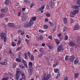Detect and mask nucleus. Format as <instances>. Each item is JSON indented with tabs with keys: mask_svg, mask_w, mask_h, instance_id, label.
Segmentation results:
<instances>
[{
	"mask_svg": "<svg viewBox=\"0 0 80 80\" xmlns=\"http://www.w3.org/2000/svg\"><path fill=\"white\" fill-rule=\"evenodd\" d=\"M14 25H15V24L11 23H10L8 24V26H9V27H13V26H14Z\"/></svg>",
	"mask_w": 80,
	"mask_h": 80,
	"instance_id": "nucleus-14",
	"label": "nucleus"
},
{
	"mask_svg": "<svg viewBox=\"0 0 80 80\" xmlns=\"http://www.w3.org/2000/svg\"><path fill=\"white\" fill-rule=\"evenodd\" d=\"M21 74V71H20V69H18L16 71V75H20Z\"/></svg>",
	"mask_w": 80,
	"mask_h": 80,
	"instance_id": "nucleus-11",
	"label": "nucleus"
},
{
	"mask_svg": "<svg viewBox=\"0 0 80 80\" xmlns=\"http://www.w3.org/2000/svg\"><path fill=\"white\" fill-rule=\"evenodd\" d=\"M51 77L50 75V72H49L48 74V75L47 77L43 76L42 80H48V78H50Z\"/></svg>",
	"mask_w": 80,
	"mask_h": 80,
	"instance_id": "nucleus-4",
	"label": "nucleus"
},
{
	"mask_svg": "<svg viewBox=\"0 0 80 80\" xmlns=\"http://www.w3.org/2000/svg\"><path fill=\"white\" fill-rule=\"evenodd\" d=\"M10 55L11 58H14V53L13 52H12V53L10 54Z\"/></svg>",
	"mask_w": 80,
	"mask_h": 80,
	"instance_id": "nucleus-30",
	"label": "nucleus"
},
{
	"mask_svg": "<svg viewBox=\"0 0 80 80\" xmlns=\"http://www.w3.org/2000/svg\"><path fill=\"white\" fill-rule=\"evenodd\" d=\"M70 60L71 62H73V61H74V55H72L70 57Z\"/></svg>",
	"mask_w": 80,
	"mask_h": 80,
	"instance_id": "nucleus-8",
	"label": "nucleus"
},
{
	"mask_svg": "<svg viewBox=\"0 0 80 80\" xmlns=\"http://www.w3.org/2000/svg\"><path fill=\"white\" fill-rule=\"evenodd\" d=\"M24 34H25V32L23 31V32H21V35H23Z\"/></svg>",
	"mask_w": 80,
	"mask_h": 80,
	"instance_id": "nucleus-56",
	"label": "nucleus"
},
{
	"mask_svg": "<svg viewBox=\"0 0 80 80\" xmlns=\"http://www.w3.org/2000/svg\"><path fill=\"white\" fill-rule=\"evenodd\" d=\"M45 15L47 17H50V14L49 13H46Z\"/></svg>",
	"mask_w": 80,
	"mask_h": 80,
	"instance_id": "nucleus-23",
	"label": "nucleus"
},
{
	"mask_svg": "<svg viewBox=\"0 0 80 80\" xmlns=\"http://www.w3.org/2000/svg\"><path fill=\"white\" fill-rule=\"evenodd\" d=\"M42 56H43V54H42V53H40L38 55V57L40 58L41 57H42Z\"/></svg>",
	"mask_w": 80,
	"mask_h": 80,
	"instance_id": "nucleus-42",
	"label": "nucleus"
},
{
	"mask_svg": "<svg viewBox=\"0 0 80 80\" xmlns=\"http://www.w3.org/2000/svg\"><path fill=\"white\" fill-rule=\"evenodd\" d=\"M69 45H70V46H74V43L72 41H71L69 43Z\"/></svg>",
	"mask_w": 80,
	"mask_h": 80,
	"instance_id": "nucleus-29",
	"label": "nucleus"
},
{
	"mask_svg": "<svg viewBox=\"0 0 80 80\" xmlns=\"http://www.w3.org/2000/svg\"><path fill=\"white\" fill-rule=\"evenodd\" d=\"M26 42L27 43H29L28 42H29V41L27 39H26Z\"/></svg>",
	"mask_w": 80,
	"mask_h": 80,
	"instance_id": "nucleus-61",
	"label": "nucleus"
},
{
	"mask_svg": "<svg viewBox=\"0 0 80 80\" xmlns=\"http://www.w3.org/2000/svg\"><path fill=\"white\" fill-rule=\"evenodd\" d=\"M16 78L17 80H18L20 78V75L16 74Z\"/></svg>",
	"mask_w": 80,
	"mask_h": 80,
	"instance_id": "nucleus-24",
	"label": "nucleus"
},
{
	"mask_svg": "<svg viewBox=\"0 0 80 80\" xmlns=\"http://www.w3.org/2000/svg\"><path fill=\"white\" fill-rule=\"evenodd\" d=\"M64 50V48L63 47V45H60L59 46H58V47L57 51L58 52H63V50Z\"/></svg>",
	"mask_w": 80,
	"mask_h": 80,
	"instance_id": "nucleus-3",
	"label": "nucleus"
},
{
	"mask_svg": "<svg viewBox=\"0 0 80 80\" xmlns=\"http://www.w3.org/2000/svg\"><path fill=\"white\" fill-rule=\"evenodd\" d=\"M1 35H2V36H4V35H5V33L3 32L1 33Z\"/></svg>",
	"mask_w": 80,
	"mask_h": 80,
	"instance_id": "nucleus-58",
	"label": "nucleus"
},
{
	"mask_svg": "<svg viewBox=\"0 0 80 80\" xmlns=\"http://www.w3.org/2000/svg\"><path fill=\"white\" fill-rule=\"evenodd\" d=\"M39 32H40L41 33H43V32H44V31L41 30H39Z\"/></svg>",
	"mask_w": 80,
	"mask_h": 80,
	"instance_id": "nucleus-52",
	"label": "nucleus"
},
{
	"mask_svg": "<svg viewBox=\"0 0 80 80\" xmlns=\"http://www.w3.org/2000/svg\"><path fill=\"white\" fill-rule=\"evenodd\" d=\"M25 9H26V8H22V11H25Z\"/></svg>",
	"mask_w": 80,
	"mask_h": 80,
	"instance_id": "nucleus-63",
	"label": "nucleus"
},
{
	"mask_svg": "<svg viewBox=\"0 0 80 80\" xmlns=\"http://www.w3.org/2000/svg\"><path fill=\"white\" fill-rule=\"evenodd\" d=\"M11 45L12 47H15L16 46V44L14 42H12Z\"/></svg>",
	"mask_w": 80,
	"mask_h": 80,
	"instance_id": "nucleus-28",
	"label": "nucleus"
},
{
	"mask_svg": "<svg viewBox=\"0 0 80 80\" xmlns=\"http://www.w3.org/2000/svg\"><path fill=\"white\" fill-rule=\"evenodd\" d=\"M21 40H22V39H21L20 38H19V40L18 42V45H20V44L21 43Z\"/></svg>",
	"mask_w": 80,
	"mask_h": 80,
	"instance_id": "nucleus-26",
	"label": "nucleus"
},
{
	"mask_svg": "<svg viewBox=\"0 0 80 80\" xmlns=\"http://www.w3.org/2000/svg\"><path fill=\"white\" fill-rule=\"evenodd\" d=\"M78 77V73H77L74 76V78H77Z\"/></svg>",
	"mask_w": 80,
	"mask_h": 80,
	"instance_id": "nucleus-32",
	"label": "nucleus"
},
{
	"mask_svg": "<svg viewBox=\"0 0 80 80\" xmlns=\"http://www.w3.org/2000/svg\"><path fill=\"white\" fill-rule=\"evenodd\" d=\"M67 39H68V36L66 35L64 38V40H67Z\"/></svg>",
	"mask_w": 80,
	"mask_h": 80,
	"instance_id": "nucleus-44",
	"label": "nucleus"
},
{
	"mask_svg": "<svg viewBox=\"0 0 80 80\" xmlns=\"http://www.w3.org/2000/svg\"><path fill=\"white\" fill-rule=\"evenodd\" d=\"M33 5H34V4H33V3H31V6L30 7V8H32Z\"/></svg>",
	"mask_w": 80,
	"mask_h": 80,
	"instance_id": "nucleus-53",
	"label": "nucleus"
},
{
	"mask_svg": "<svg viewBox=\"0 0 80 80\" xmlns=\"http://www.w3.org/2000/svg\"><path fill=\"white\" fill-rule=\"evenodd\" d=\"M39 50H40V52H41V53H42V52H43V49L42 48H40Z\"/></svg>",
	"mask_w": 80,
	"mask_h": 80,
	"instance_id": "nucleus-57",
	"label": "nucleus"
},
{
	"mask_svg": "<svg viewBox=\"0 0 80 80\" xmlns=\"http://www.w3.org/2000/svg\"><path fill=\"white\" fill-rule=\"evenodd\" d=\"M5 62H2L0 63V64H1V65H5Z\"/></svg>",
	"mask_w": 80,
	"mask_h": 80,
	"instance_id": "nucleus-46",
	"label": "nucleus"
},
{
	"mask_svg": "<svg viewBox=\"0 0 80 80\" xmlns=\"http://www.w3.org/2000/svg\"><path fill=\"white\" fill-rule=\"evenodd\" d=\"M1 38V40H3V36L0 35Z\"/></svg>",
	"mask_w": 80,
	"mask_h": 80,
	"instance_id": "nucleus-64",
	"label": "nucleus"
},
{
	"mask_svg": "<svg viewBox=\"0 0 80 80\" xmlns=\"http://www.w3.org/2000/svg\"><path fill=\"white\" fill-rule=\"evenodd\" d=\"M44 28H45V29H47V28H48V26H47V25H44Z\"/></svg>",
	"mask_w": 80,
	"mask_h": 80,
	"instance_id": "nucleus-40",
	"label": "nucleus"
},
{
	"mask_svg": "<svg viewBox=\"0 0 80 80\" xmlns=\"http://www.w3.org/2000/svg\"><path fill=\"white\" fill-rule=\"evenodd\" d=\"M78 10H75L74 11H73V12H74V14H75V15H76V14H77V13H78Z\"/></svg>",
	"mask_w": 80,
	"mask_h": 80,
	"instance_id": "nucleus-27",
	"label": "nucleus"
},
{
	"mask_svg": "<svg viewBox=\"0 0 80 80\" xmlns=\"http://www.w3.org/2000/svg\"><path fill=\"white\" fill-rule=\"evenodd\" d=\"M31 18V20L32 21H35V20H37V18L35 17H33L32 18Z\"/></svg>",
	"mask_w": 80,
	"mask_h": 80,
	"instance_id": "nucleus-19",
	"label": "nucleus"
},
{
	"mask_svg": "<svg viewBox=\"0 0 80 80\" xmlns=\"http://www.w3.org/2000/svg\"><path fill=\"white\" fill-rule=\"evenodd\" d=\"M78 60L77 59H76L74 61V64H77V63H78Z\"/></svg>",
	"mask_w": 80,
	"mask_h": 80,
	"instance_id": "nucleus-31",
	"label": "nucleus"
},
{
	"mask_svg": "<svg viewBox=\"0 0 80 80\" xmlns=\"http://www.w3.org/2000/svg\"><path fill=\"white\" fill-rule=\"evenodd\" d=\"M49 24L50 25L51 27H53L54 25L53 23L50 21L49 22Z\"/></svg>",
	"mask_w": 80,
	"mask_h": 80,
	"instance_id": "nucleus-36",
	"label": "nucleus"
},
{
	"mask_svg": "<svg viewBox=\"0 0 80 80\" xmlns=\"http://www.w3.org/2000/svg\"><path fill=\"white\" fill-rule=\"evenodd\" d=\"M8 1H9V0H6L5 1V2H4L5 5H8Z\"/></svg>",
	"mask_w": 80,
	"mask_h": 80,
	"instance_id": "nucleus-25",
	"label": "nucleus"
},
{
	"mask_svg": "<svg viewBox=\"0 0 80 80\" xmlns=\"http://www.w3.org/2000/svg\"><path fill=\"white\" fill-rule=\"evenodd\" d=\"M76 4L80 7V0H77V2H76Z\"/></svg>",
	"mask_w": 80,
	"mask_h": 80,
	"instance_id": "nucleus-15",
	"label": "nucleus"
},
{
	"mask_svg": "<svg viewBox=\"0 0 80 80\" xmlns=\"http://www.w3.org/2000/svg\"><path fill=\"white\" fill-rule=\"evenodd\" d=\"M16 60L18 62H21V60L19 58H16Z\"/></svg>",
	"mask_w": 80,
	"mask_h": 80,
	"instance_id": "nucleus-33",
	"label": "nucleus"
},
{
	"mask_svg": "<svg viewBox=\"0 0 80 80\" xmlns=\"http://www.w3.org/2000/svg\"><path fill=\"white\" fill-rule=\"evenodd\" d=\"M79 7L78 6L76 5H73L72 6L71 8L73 9H79Z\"/></svg>",
	"mask_w": 80,
	"mask_h": 80,
	"instance_id": "nucleus-7",
	"label": "nucleus"
},
{
	"mask_svg": "<svg viewBox=\"0 0 80 80\" xmlns=\"http://www.w3.org/2000/svg\"><path fill=\"white\" fill-rule=\"evenodd\" d=\"M20 67L21 68H25V67L24 66H20Z\"/></svg>",
	"mask_w": 80,
	"mask_h": 80,
	"instance_id": "nucleus-60",
	"label": "nucleus"
},
{
	"mask_svg": "<svg viewBox=\"0 0 80 80\" xmlns=\"http://www.w3.org/2000/svg\"><path fill=\"white\" fill-rule=\"evenodd\" d=\"M16 66H17V64H16L15 63L13 64V67H14V68H15V67H16Z\"/></svg>",
	"mask_w": 80,
	"mask_h": 80,
	"instance_id": "nucleus-49",
	"label": "nucleus"
},
{
	"mask_svg": "<svg viewBox=\"0 0 80 80\" xmlns=\"http://www.w3.org/2000/svg\"><path fill=\"white\" fill-rule=\"evenodd\" d=\"M67 29V27H65L63 28V32H65L66 31V29Z\"/></svg>",
	"mask_w": 80,
	"mask_h": 80,
	"instance_id": "nucleus-54",
	"label": "nucleus"
},
{
	"mask_svg": "<svg viewBox=\"0 0 80 80\" xmlns=\"http://www.w3.org/2000/svg\"><path fill=\"white\" fill-rule=\"evenodd\" d=\"M40 11H41V13H43V10H42L40 8H38L36 12H40Z\"/></svg>",
	"mask_w": 80,
	"mask_h": 80,
	"instance_id": "nucleus-17",
	"label": "nucleus"
},
{
	"mask_svg": "<svg viewBox=\"0 0 80 80\" xmlns=\"http://www.w3.org/2000/svg\"><path fill=\"white\" fill-rule=\"evenodd\" d=\"M48 47L49 48V49H52L53 48V46H52L48 45Z\"/></svg>",
	"mask_w": 80,
	"mask_h": 80,
	"instance_id": "nucleus-45",
	"label": "nucleus"
},
{
	"mask_svg": "<svg viewBox=\"0 0 80 80\" xmlns=\"http://www.w3.org/2000/svg\"><path fill=\"white\" fill-rule=\"evenodd\" d=\"M33 24V21L30 19L29 22H27L24 23V27L25 28H29L30 27H31V25H32Z\"/></svg>",
	"mask_w": 80,
	"mask_h": 80,
	"instance_id": "nucleus-1",
	"label": "nucleus"
},
{
	"mask_svg": "<svg viewBox=\"0 0 80 80\" xmlns=\"http://www.w3.org/2000/svg\"><path fill=\"white\" fill-rule=\"evenodd\" d=\"M54 70L55 73H58L59 70L58 69H55Z\"/></svg>",
	"mask_w": 80,
	"mask_h": 80,
	"instance_id": "nucleus-37",
	"label": "nucleus"
},
{
	"mask_svg": "<svg viewBox=\"0 0 80 80\" xmlns=\"http://www.w3.org/2000/svg\"><path fill=\"white\" fill-rule=\"evenodd\" d=\"M64 80H68V77H67V76H65L64 77Z\"/></svg>",
	"mask_w": 80,
	"mask_h": 80,
	"instance_id": "nucleus-38",
	"label": "nucleus"
},
{
	"mask_svg": "<svg viewBox=\"0 0 80 80\" xmlns=\"http://www.w3.org/2000/svg\"><path fill=\"white\" fill-rule=\"evenodd\" d=\"M48 38L50 39V40H52V37L51 36H49L48 37Z\"/></svg>",
	"mask_w": 80,
	"mask_h": 80,
	"instance_id": "nucleus-55",
	"label": "nucleus"
},
{
	"mask_svg": "<svg viewBox=\"0 0 80 80\" xmlns=\"http://www.w3.org/2000/svg\"><path fill=\"white\" fill-rule=\"evenodd\" d=\"M22 61L23 64H24L25 67H26V68H27L28 67L27 66V63L25 61V60H24L23 59H22Z\"/></svg>",
	"mask_w": 80,
	"mask_h": 80,
	"instance_id": "nucleus-9",
	"label": "nucleus"
},
{
	"mask_svg": "<svg viewBox=\"0 0 80 80\" xmlns=\"http://www.w3.org/2000/svg\"><path fill=\"white\" fill-rule=\"evenodd\" d=\"M33 66V64H32V62H29V67L30 68L28 70L30 75H32V73H33V68L32 67Z\"/></svg>",
	"mask_w": 80,
	"mask_h": 80,
	"instance_id": "nucleus-2",
	"label": "nucleus"
},
{
	"mask_svg": "<svg viewBox=\"0 0 80 80\" xmlns=\"http://www.w3.org/2000/svg\"><path fill=\"white\" fill-rule=\"evenodd\" d=\"M76 41L78 43H80V36H79L77 37V38L76 39Z\"/></svg>",
	"mask_w": 80,
	"mask_h": 80,
	"instance_id": "nucleus-18",
	"label": "nucleus"
},
{
	"mask_svg": "<svg viewBox=\"0 0 80 80\" xmlns=\"http://www.w3.org/2000/svg\"><path fill=\"white\" fill-rule=\"evenodd\" d=\"M78 28H79V25L78 24H76L74 28V30H78Z\"/></svg>",
	"mask_w": 80,
	"mask_h": 80,
	"instance_id": "nucleus-10",
	"label": "nucleus"
},
{
	"mask_svg": "<svg viewBox=\"0 0 80 80\" xmlns=\"http://www.w3.org/2000/svg\"><path fill=\"white\" fill-rule=\"evenodd\" d=\"M8 77L4 78H3L2 79V80H8Z\"/></svg>",
	"mask_w": 80,
	"mask_h": 80,
	"instance_id": "nucleus-43",
	"label": "nucleus"
},
{
	"mask_svg": "<svg viewBox=\"0 0 80 80\" xmlns=\"http://www.w3.org/2000/svg\"><path fill=\"white\" fill-rule=\"evenodd\" d=\"M22 48V46H20V47L18 48L17 50L18 51H19V50H20Z\"/></svg>",
	"mask_w": 80,
	"mask_h": 80,
	"instance_id": "nucleus-34",
	"label": "nucleus"
},
{
	"mask_svg": "<svg viewBox=\"0 0 80 80\" xmlns=\"http://www.w3.org/2000/svg\"><path fill=\"white\" fill-rule=\"evenodd\" d=\"M7 11H8V8L5 7L4 9V13H7Z\"/></svg>",
	"mask_w": 80,
	"mask_h": 80,
	"instance_id": "nucleus-20",
	"label": "nucleus"
},
{
	"mask_svg": "<svg viewBox=\"0 0 80 80\" xmlns=\"http://www.w3.org/2000/svg\"><path fill=\"white\" fill-rule=\"evenodd\" d=\"M68 59V56H66L65 58V61H67V60Z\"/></svg>",
	"mask_w": 80,
	"mask_h": 80,
	"instance_id": "nucleus-39",
	"label": "nucleus"
},
{
	"mask_svg": "<svg viewBox=\"0 0 80 80\" xmlns=\"http://www.w3.org/2000/svg\"><path fill=\"white\" fill-rule=\"evenodd\" d=\"M39 39L40 40H43V37L42 36H40Z\"/></svg>",
	"mask_w": 80,
	"mask_h": 80,
	"instance_id": "nucleus-47",
	"label": "nucleus"
},
{
	"mask_svg": "<svg viewBox=\"0 0 80 80\" xmlns=\"http://www.w3.org/2000/svg\"><path fill=\"white\" fill-rule=\"evenodd\" d=\"M62 36V33H59L58 34V37H60Z\"/></svg>",
	"mask_w": 80,
	"mask_h": 80,
	"instance_id": "nucleus-48",
	"label": "nucleus"
},
{
	"mask_svg": "<svg viewBox=\"0 0 80 80\" xmlns=\"http://www.w3.org/2000/svg\"><path fill=\"white\" fill-rule=\"evenodd\" d=\"M22 76H25V74H24V72H22L21 74Z\"/></svg>",
	"mask_w": 80,
	"mask_h": 80,
	"instance_id": "nucleus-62",
	"label": "nucleus"
},
{
	"mask_svg": "<svg viewBox=\"0 0 80 80\" xmlns=\"http://www.w3.org/2000/svg\"><path fill=\"white\" fill-rule=\"evenodd\" d=\"M5 32L6 33H7V27L5 26Z\"/></svg>",
	"mask_w": 80,
	"mask_h": 80,
	"instance_id": "nucleus-50",
	"label": "nucleus"
},
{
	"mask_svg": "<svg viewBox=\"0 0 80 80\" xmlns=\"http://www.w3.org/2000/svg\"><path fill=\"white\" fill-rule=\"evenodd\" d=\"M63 20L64 24H67V19L66 17H64L63 19Z\"/></svg>",
	"mask_w": 80,
	"mask_h": 80,
	"instance_id": "nucleus-12",
	"label": "nucleus"
},
{
	"mask_svg": "<svg viewBox=\"0 0 80 80\" xmlns=\"http://www.w3.org/2000/svg\"><path fill=\"white\" fill-rule=\"evenodd\" d=\"M4 16H5V14H2L0 15V17L2 18V17H3Z\"/></svg>",
	"mask_w": 80,
	"mask_h": 80,
	"instance_id": "nucleus-41",
	"label": "nucleus"
},
{
	"mask_svg": "<svg viewBox=\"0 0 80 80\" xmlns=\"http://www.w3.org/2000/svg\"><path fill=\"white\" fill-rule=\"evenodd\" d=\"M8 75L9 76V77L11 79L12 78V74H11V72H8Z\"/></svg>",
	"mask_w": 80,
	"mask_h": 80,
	"instance_id": "nucleus-21",
	"label": "nucleus"
},
{
	"mask_svg": "<svg viewBox=\"0 0 80 80\" xmlns=\"http://www.w3.org/2000/svg\"><path fill=\"white\" fill-rule=\"evenodd\" d=\"M25 57H24V58H25V59H27L28 58V57L27 56V55H26V53H25Z\"/></svg>",
	"mask_w": 80,
	"mask_h": 80,
	"instance_id": "nucleus-51",
	"label": "nucleus"
},
{
	"mask_svg": "<svg viewBox=\"0 0 80 80\" xmlns=\"http://www.w3.org/2000/svg\"><path fill=\"white\" fill-rule=\"evenodd\" d=\"M28 56V57H29V58H30V55H31V53H30V52H27V53Z\"/></svg>",
	"mask_w": 80,
	"mask_h": 80,
	"instance_id": "nucleus-35",
	"label": "nucleus"
},
{
	"mask_svg": "<svg viewBox=\"0 0 80 80\" xmlns=\"http://www.w3.org/2000/svg\"><path fill=\"white\" fill-rule=\"evenodd\" d=\"M22 22L24 21H26L27 20V18H26V16L24 14H23L22 16Z\"/></svg>",
	"mask_w": 80,
	"mask_h": 80,
	"instance_id": "nucleus-5",
	"label": "nucleus"
},
{
	"mask_svg": "<svg viewBox=\"0 0 80 80\" xmlns=\"http://www.w3.org/2000/svg\"><path fill=\"white\" fill-rule=\"evenodd\" d=\"M54 41H55V42H56L57 45H59L60 43V41H59L58 39H55Z\"/></svg>",
	"mask_w": 80,
	"mask_h": 80,
	"instance_id": "nucleus-13",
	"label": "nucleus"
},
{
	"mask_svg": "<svg viewBox=\"0 0 80 80\" xmlns=\"http://www.w3.org/2000/svg\"><path fill=\"white\" fill-rule=\"evenodd\" d=\"M44 8H45V7L44 6H43L40 8L42 10H43V9H44Z\"/></svg>",
	"mask_w": 80,
	"mask_h": 80,
	"instance_id": "nucleus-59",
	"label": "nucleus"
},
{
	"mask_svg": "<svg viewBox=\"0 0 80 80\" xmlns=\"http://www.w3.org/2000/svg\"><path fill=\"white\" fill-rule=\"evenodd\" d=\"M75 15V14H74L73 12H72L70 13V16L71 17H74V16Z\"/></svg>",
	"mask_w": 80,
	"mask_h": 80,
	"instance_id": "nucleus-16",
	"label": "nucleus"
},
{
	"mask_svg": "<svg viewBox=\"0 0 80 80\" xmlns=\"http://www.w3.org/2000/svg\"><path fill=\"white\" fill-rule=\"evenodd\" d=\"M31 61H33L34 60V57L33 55H31Z\"/></svg>",
	"mask_w": 80,
	"mask_h": 80,
	"instance_id": "nucleus-22",
	"label": "nucleus"
},
{
	"mask_svg": "<svg viewBox=\"0 0 80 80\" xmlns=\"http://www.w3.org/2000/svg\"><path fill=\"white\" fill-rule=\"evenodd\" d=\"M49 4L51 8H53V7H54L55 5L53 1H51L50 2H49Z\"/></svg>",
	"mask_w": 80,
	"mask_h": 80,
	"instance_id": "nucleus-6",
	"label": "nucleus"
}]
</instances>
